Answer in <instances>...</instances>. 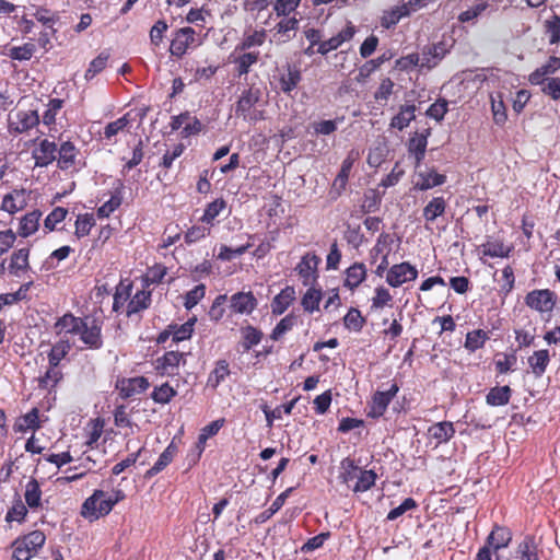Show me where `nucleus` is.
Returning <instances> with one entry per match:
<instances>
[{
  "label": "nucleus",
  "mask_w": 560,
  "mask_h": 560,
  "mask_svg": "<svg viewBox=\"0 0 560 560\" xmlns=\"http://www.w3.org/2000/svg\"><path fill=\"white\" fill-rule=\"evenodd\" d=\"M108 59L109 54L107 51H102L96 58H94L90 62L89 68L85 71V79L91 80L96 74L102 72L106 68Z\"/></svg>",
  "instance_id": "obj_57"
},
{
  "label": "nucleus",
  "mask_w": 560,
  "mask_h": 560,
  "mask_svg": "<svg viewBox=\"0 0 560 560\" xmlns=\"http://www.w3.org/2000/svg\"><path fill=\"white\" fill-rule=\"evenodd\" d=\"M238 56L231 55L232 62L235 65L236 75L238 78L247 75L250 68L258 62L259 51H241Z\"/></svg>",
  "instance_id": "obj_23"
},
{
  "label": "nucleus",
  "mask_w": 560,
  "mask_h": 560,
  "mask_svg": "<svg viewBox=\"0 0 560 560\" xmlns=\"http://www.w3.org/2000/svg\"><path fill=\"white\" fill-rule=\"evenodd\" d=\"M68 210L62 207H56L44 220L45 232H51L56 229L57 224L66 219Z\"/></svg>",
  "instance_id": "obj_59"
},
{
  "label": "nucleus",
  "mask_w": 560,
  "mask_h": 560,
  "mask_svg": "<svg viewBox=\"0 0 560 560\" xmlns=\"http://www.w3.org/2000/svg\"><path fill=\"white\" fill-rule=\"evenodd\" d=\"M103 320L96 316L83 317L80 336L81 341L91 349H100L103 346L102 339Z\"/></svg>",
  "instance_id": "obj_4"
},
{
  "label": "nucleus",
  "mask_w": 560,
  "mask_h": 560,
  "mask_svg": "<svg viewBox=\"0 0 560 560\" xmlns=\"http://www.w3.org/2000/svg\"><path fill=\"white\" fill-rule=\"evenodd\" d=\"M515 560H539L538 549L533 537H525L514 552Z\"/></svg>",
  "instance_id": "obj_37"
},
{
  "label": "nucleus",
  "mask_w": 560,
  "mask_h": 560,
  "mask_svg": "<svg viewBox=\"0 0 560 560\" xmlns=\"http://www.w3.org/2000/svg\"><path fill=\"white\" fill-rule=\"evenodd\" d=\"M319 261V257L313 253H307L301 258V261L295 267V270L298 271L304 285L311 284L316 279L317 266Z\"/></svg>",
  "instance_id": "obj_12"
},
{
  "label": "nucleus",
  "mask_w": 560,
  "mask_h": 560,
  "mask_svg": "<svg viewBox=\"0 0 560 560\" xmlns=\"http://www.w3.org/2000/svg\"><path fill=\"white\" fill-rule=\"evenodd\" d=\"M112 510L113 503L110 499L107 498V492L96 489L83 502L81 515L92 522L108 515Z\"/></svg>",
  "instance_id": "obj_3"
},
{
  "label": "nucleus",
  "mask_w": 560,
  "mask_h": 560,
  "mask_svg": "<svg viewBox=\"0 0 560 560\" xmlns=\"http://www.w3.org/2000/svg\"><path fill=\"white\" fill-rule=\"evenodd\" d=\"M39 124L37 110H20L16 120L10 121L9 131L14 135L24 133Z\"/></svg>",
  "instance_id": "obj_13"
},
{
  "label": "nucleus",
  "mask_w": 560,
  "mask_h": 560,
  "mask_svg": "<svg viewBox=\"0 0 560 560\" xmlns=\"http://www.w3.org/2000/svg\"><path fill=\"white\" fill-rule=\"evenodd\" d=\"M150 387V382L144 376L124 377L116 382V389L122 399L131 398L144 393Z\"/></svg>",
  "instance_id": "obj_9"
},
{
  "label": "nucleus",
  "mask_w": 560,
  "mask_h": 560,
  "mask_svg": "<svg viewBox=\"0 0 560 560\" xmlns=\"http://www.w3.org/2000/svg\"><path fill=\"white\" fill-rule=\"evenodd\" d=\"M132 293V281L128 278L120 279L119 283L115 288L113 311L119 313L122 311L127 302L130 301Z\"/></svg>",
  "instance_id": "obj_21"
},
{
  "label": "nucleus",
  "mask_w": 560,
  "mask_h": 560,
  "mask_svg": "<svg viewBox=\"0 0 560 560\" xmlns=\"http://www.w3.org/2000/svg\"><path fill=\"white\" fill-rule=\"evenodd\" d=\"M447 49L444 43L427 45L422 48L420 54L421 69H432L436 67L441 60L446 56Z\"/></svg>",
  "instance_id": "obj_14"
},
{
  "label": "nucleus",
  "mask_w": 560,
  "mask_h": 560,
  "mask_svg": "<svg viewBox=\"0 0 560 560\" xmlns=\"http://www.w3.org/2000/svg\"><path fill=\"white\" fill-rule=\"evenodd\" d=\"M301 0H276L273 11L278 16H289L299 8Z\"/></svg>",
  "instance_id": "obj_63"
},
{
  "label": "nucleus",
  "mask_w": 560,
  "mask_h": 560,
  "mask_svg": "<svg viewBox=\"0 0 560 560\" xmlns=\"http://www.w3.org/2000/svg\"><path fill=\"white\" fill-rule=\"evenodd\" d=\"M267 38L265 28L245 31L241 42L236 45L234 52L250 50L254 47L264 45Z\"/></svg>",
  "instance_id": "obj_19"
},
{
  "label": "nucleus",
  "mask_w": 560,
  "mask_h": 560,
  "mask_svg": "<svg viewBox=\"0 0 560 560\" xmlns=\"http://www.w3.org/2000/svg\"><path fill=\"white\" fill-rule=\"evenodd\" d=\"M151 302L152 292L143 285L141 290H138L132 296H130V301L126 306V316L132 317L133 315L148 310Z\"/></svg>",
  "instance_id": "obj_16"
},
{
  "label": "nucleus",
  "mask_w": 560,
  "mask_h": 560,
  "mask_svg": "<svg viewBox=\"0 0 560 560\" xmlns=\"http://www.w3.org/2000/svg\"><path fill=\"white\" fill-rule=\"evenodd\" d=\"M40 217L42 212L38 210H34L30 213H26L21 219L19 234L23 237H27L35 233L38 229Z\"/></svg>",
  "instance_id": "obj_43"
},
{
  "label": "nucleus",
  "mask_w": 560,
  "mask_h": 560,
  "mask_svg": "<svg viewBox=\"0 0 560 560\" xmlns=\"http://www.w3.org/2000/svg\"><path fill=\"white\" fill-rule=\"evenodd\" d=\"M177 452L176 446L171 443L159 456L154 465L148 469L144 474V478L150 479L161 472L166 466H168Z\"/></svg>",
  "instance_id": "obj_33"
},
{
  "label": "nucleus",
  "mask_w": 560,
  "mask_h": 560,
  "mask_svg": "<svg viewBox=\"0 0 560 560\" xmlns=\"http://www.w3.org/2000/svg\"><path fill=\"white\" fill-rule=\"evenodd\" d=\"M343 324L346 328L358 332L362 330L365 319L358 308L351 307L343 317Z\"/></svg>",
  "instance_id": "obj_56"
},
{
  "label": "nucleus",
  "mask_w": 560,
  "mask_h": 560,
  "mask_svg": "<svg viewBox=\"0 0 560 560\" xmlns=\"http://www.w3.org/2000/svg\"><path fill=\"white\" fill-rule=\"evenodd\" d=\"M418 269L411 264L404 261L393 265L386 273V282L393 287L398 288L406 282L413 281L418 278Z\"/></svg>",
  "instance_id": "obj_7"
},
{
  "label": "nucleus",
  "mask_w": 560,
  "mask_h": 560,
  "mask_svg": "<svg viewBox=\"0 0 560 560\" xmlns=\"http://www.w3.org/2000/svg\"><path fill=\"white\" fill-rule=\"evenodd\" d=\"M257 307V299L253 292H237L230 298V308L235 314L249 315Z\"/></svg>",
  "instance_id": "obj_15"
},
{
  "label": "nucleus",
  "mask_w": 560,
  "mask_h": 560,
  "mask_svg": "<svg viewBox=\"0 0 560 560\" xmlns=\"http://www.w3.org/2000/svg\"><path fill=\"white\" fill-rule=\"evenodd\" d=\"M25 502L30 509H36L40 505L42 490L36 479L32 478L25 486Z\"/></svg>",
  "instance_id": "obj_46"
},
{
  "label": "nucleus",
  "mask_w": 560,
  "mask_h": 560,
  "mask_svg": "<svg viewBox=\"0 0 560 560\" xmlns=\"http://www.w3.org/2000/svg\"><path fill=\"white\" fill-rule=\"evenodd\" d=\"M121 187L122 184H120V186L115 190L109 200L97 209L96 213L98 218H108L117 208H119L122 202Z\"/></svg>",
  "instance_id": "obj_47"
},
{
  "label": "nucleus",
  "mask_w": 560,
  "mask_h": 560,
  "mask_svg": "<svg viewBox=\"0 0 560 560\" xmlns=\"http://www.w3.org/2000/svg\"><path fill=\"white\" fill-rule=\"evenodd\" d=\"M185 353L178 351H167L155 360L154 366L161 375H176L180 364L186 363Z\"/></svg>",
  "instance_id": "obj_10"
},
{
  "label": "nucleus",
  "mask_w": 560,
  "mask_h": 560,
  "mask_svg": "<svg viewBox=\"0 0 560 560\" xmlns=\"http://www.w3.org/2000/svg\"><path fill=\"white\" fill-rule=\"evenodd\" d=\"M177 392L174 387H172L168 383H164L160 386L154 387L151 393V398L154 402L160 405L168 404L175 396Z\"/></svg>",
  "instance_id": "obj_50"
},
{
  "label": "nucleus",
  "mask_w": 560,
  "mask_h": 560,
  "mask_svg": "<svg viewBox=\"0 0 560 560\" xmlns=\"http://www.w3.org/2000/svg\"><path fill=\"white\" fill-rule=\"evenodd\" d=\"M377 475L374 470H362L358 477V480L352 486V490L354 492H365L370 490L376 481Z\"/></svg>",
  "instance_id": "obj_52"
},
{
  "label": "nucleus",
  "mask_w": 560,
  "mask_h": 560,
  "mask_svg": "<svg viewBox=\"0 0 560 560\" xmlns=\"http://www.w3.org/2000/svg\"><path fill=\"white\" fill-rule=\"evenodd\" d=\"M512 389L510 386H495L492 387L486 395V402L491 407H501L510 402Z\"/></svg>",
  "instance_id": "obj_34"
},
{
  "label": "nucleus",
  "mask_w": 560,
  "mask_h": 560,
  "mask_svg": "<svg viewBox=\"0 0 560 560\" xmlns=\"http://www.w3.org/2000/svg\"><path fill=\"white\" fill-rule=\"evenodd\" d=\"M197 322L196 317L189 318L186 323L182 325H170L172 330L173 341L179 342L191 337L194 331V326Z\"/></svg>",
  "instance_id": "obj_49"
},
{
  "label": "nucleus",
  "mask_w": 560,
  "mask_h": 560,
  "mask_svg": "<svg viewBox=\"0 0 560 560\" xmlns=\"http://www.w3.org/2000/svg\"><path fill=\"white\" fill-rule=\"evenodd\" d=\"M490 4L488 1L478 0L467 10L458 14V21L460 23L476 24L477 20L489 9Z\"/></svg>",
  "instance_id": "obj_39"
},
{
  "label": "nucleus",
  "mask_w": 560,
  "mask_h": 560,
  "mask_svg": "<svg viewBox=\"0 0 560 560\" xmlns=\"http://www.w3.org/2000/svg\"><path fill=\"white\" fill-rule=\"evenodd\" d=\"M57 145L47 139L39 143V147L34 150L35 165L45 167L56 160Z\"/></svg>",
  "instance_id": "obj_20"
},
{
  "label": "nucleus",
  "mask_w": 560,
  "mask_h": 560,
  "mask_svg": "<svg viewBox=\"0 0 560 560\" xmlns=\"http://www.w3.org/2000/svg\"><path fill=\"white\" fill-rule=\"evenodd\" d=\"M417 182L415 183L413 188L416 190L425 191L432 189L438 186H442L446 182V176L444 174L438 173L435 170L431 168L425 172L417 173Z\"/></svg>",
  "instance_id": "obj_17"
},
{
  "label": "nucleus",
  "mask_w": 560,
  "mask_h": 560,
  "mask_svg": "<svg viewBox=\"0 0 560 560\" xmlns=\"http://www.w3.org/2000/svg\"><path fill=\"white\" fill-rule=\"evenodd\" d=\"M30 249L24 247L13 252L9 264V272L15 277H20L21 272L30 268L28 264Z\"/></svg>",
  "instance_id": "obj_32"
},
{
  "label": "nucleus",
  "mask_w": 560,
  "mask_h": 560,
  "mask_svg": "<svg viewBox=\"0 0 560 560\" xmlns=\"http://www.w3.org/2000/svg\"><path fill=\"white\" fill-rule=\"evenodd\" d=\"M278 85L279 89L287 95L294 91L302 80L300 69L295 65L287 63L281 69H278Z\"/></svg>",
  "instance_id": "obj_11"
},
{
  "label": "nucleus",
  "mask_w": 560,
  "mask_h": 560,
  "mask_svg": "<svg viewBox=\"0 0 560 560\" xmlns=\"http://www.w3.org/2000/svg\"><path fill=\"white\" fill-rule=\"evenodd\" d=\"M226 202L224 199L219 198L214 201L210 202L205 209L203 215L201 217V221L205 223H212V221L220 215V213L225 209Z\"/></svg>",
  "instance_id": "obj_58"
},
{
  "label": "nucleus",
  "mask_w": 560,
  "mask_h": 560,
  "mask_svg": "<svg viewBox=\"0 0 560 560\" xmlns=\"http://www.w3.org/2000/svg\"><path fill=\"white\" fill-rule=\"evenodd\" d=\"M360 471L361 468L355 464V462L350 457H346L340 462L339 479L342 483L351 487V482H355L358 480Z\"/></svg>",
  "instance_id": "obj_36"
},
{
  "label": "nucleus",
  "mask_w": 560,
  "mask_h": 560,
  "mask_svg": "<svg viewBox=\"0 0 560 560\" xmlns=\"http://www.w3.org/2000/svg\"><path fill=\"white\" fill-rule=\"evenodd\" d=\"M199 45L200 43L196 38V31L189 26L182 27L174 33L170 45V52L176 58H182L190 47Z\"/></svg>",
  "instance_id": "obj_5"
},
{
  "label": "nucleus",
  "mask_w": 560,
  "mask_h": 560,
  "mask_svg": "<svg viewBox=\"0 0 560 560\" xmlns=\"http://www.w3.org/2000/svg\"><path fill=\"white\" fill-rule=\"evenodd\" d=\"M36 51V46L33 43H25L22 46H13L8 49L7 55L12 60L27 61L31 60Z\"/></svg>",
  "instance_id": "obj_45"
},
{
  "label": "nucleus",
  "mask_w": 560,
  "mask_h": 560,
  "mask_svg": "<svg viewBox=\"0 0 560 560\" xmlns=\"http://www.w3.org/2000/svg\"><path fill=\"white\" fill-rule=\"evenodd\" d=\"M545 33L549 37L550 44L560 42V18L558 15L553 14L545 21Z\"/></svg>",
  "instance_id": "obj_60"
},
{
  "label": "nucleus",
  "mask_w": 560,
  "mask_h": 560,
  "mask_svg": "<svg viewBox=\"0 0 560 560\" xmlns=\"http://www.w3.org/2000/svg\"><path fill=\"white\" fill-rule=\"evenodd\" d=\"M416 106L415 105H402L399 108L397 115L390 120V128L399 131L404 130L409 124L416 118Z\"/></svg>",
  "instance_id": "obj_35"
},
{
  "label": "nucleus",
  "mask_w": 560,
  "mask_h": 560,
  "mask_svg": "<svg viewBox=\"0 0 560 560\" xmlns=\"http://www.w3.org/2000/svg\"><path fill=\"white\" fill-rule=\"evenodd\" d=\"M296 324V316L294 314H288L284 316L272 329L270 338L275 341L281 339V337L290 331Z\"/></svg>",
  "instance_id": "obj_54"
},
{
  "label": "nucleus",
  "mask_w": 560,
  "mask_h": 560,
  "mask_svg": "<svg viewBox=\"0 0 560 560\" xmlns=\"http://www.w3.org/2000/svg\"><path fill=\"white\" fill-rule=\"evenodd\" d=\"M295 300V290L287 285L271 301V312L275 315L283 314Z\"/></svg>",
  "instance_id": "obj_24"
},
{
  "label": "nucleus",
  "mask_w": 560,
  "mask_h": 560,
  "mask_svg": "<svg viewBox=\"0 0 560 560\" xmlns=\"http://www.w3.org/2000/svg\"><path fill=\"white\" fill-rule=\"evenodd\" d=\"M261 96L262 92L258 86L252 85L245 89L235 103V115L250 124L265 119V112L257 109Z\"/></svg>",
  "instance_id": "obj_1"
},
{
  "label": "nucleus",
  "mask_w": 560,
  "mask_h": 560,
  "mask_svg": "<svg viewBox=\"0 0 560 560\" xmlns=\"http://www.w3.org/2000/svg\"><path fill=\"white\" fill-rule=\"evenodd\" d=\"M366 278V267L363 262H354L346 269L345 287L353 290Z\"/></svg>",
  "instance_id": "obj_30"
},
{
  "label": "nucleus",
  "mask_w": 560,
  "mask_h": 560,
  "mask_svg": "<svg viewBox=\"0 0 560 560\" xmlns=\"http://www.w3.org/2000/svg\"><path fill=\"white\" fill-rule=\"evenodd\" d=\"M83 323V317H77L71 313L65 314L55 324V331L57 335H78Z\"/></svg>",
  "instance_id": "obj_27"
},
{
  "label": "nucleus",
  "mask_w": 560,
  "mask_h": 560,
  "mask_svg": "<svg viewBox=\"0 0 560 560\" xmlns=\"http://www.w3.org/2000/svg\"><path fill=\"white\" fill-rule=\"evenodd\" d=\"M58 166L61 170H68L74 165L77 149L70 141H66L60 145L58 151Z\"/></svg>",
  "instance_id": "obj_44"
},
{
  "label": "nucleus",
  "mask_w": 560,
  "mask_h": 560,
  "mask_svg": "<svg viewBox=\"0 0 560 560\" xmlns=\"http://www.w3.org/2000/svg\"><path fill=\"white\" fill-rule=\"evenodd\" d=\"M488 339V332L482 329L469 331L466 335L465 348L470 352H475L478 349H481Z\"/></svg>",
  "instance_id": "obj_48"
},
{
  "label": "nucleus",
  "mask_w": 560,
  "mask_h": 560,
  "mask_svg": "<svg viewBox=\"0 0 560 560\" xmlns=\"http://www.w3.org/2000/svg\"><path fill=\"white\" fill-rule=\"evenodd\" d=\"M27 205V194L24 189H14L3 197L1 209L13 214L23 210Z\"/></svg>",
  "instance_id": "obj_18"
},
{
  "label": "nucleus",
  "mask_w": 560,
  "mask_h": 560,
  "mask_svg": "<svg viewBox=\"0 0 560 560\" xmlns=\"http://www.w3.org/2000/svg\"><path fill=\"white\" fill-rule=\"evenodd\" d=\"M230 373V365L226 360L217 361L214 369L208 375L207 386L212 389H217L218 386L225 381Z\"/></svg>",
  "instance_id": "obj_38"
},
{
  "label": "nucleus",
  "mask_w": 560,
  "mask_h": 560,
  "mask_svg": "<svg viewBox=\"0 0 560 560\" xmlns=\"http://www.w3.org/2000/svg\"><path fill=\"white\" fill-rule=\"evenodd\" d=\"M322 301V290L310 288L302 298L301 304L305 312L314 313L319 310Z\"/></svg>",
  "instance_id": "obj_51"
},
{
  "label": "nucleus",
  "mask_w": 560,
  "mask_h": 560,
  "mask_svg": "<svg viewBox=\"0 0 560 560\" xmlns=\"http://www.w3.org/2000/svg\"><path fill=\"white\" fill-rule=\"evenodd\" d=\"M447 208L446 199L443 196L433 197L423 208L422 217L425 222L432 223L444 215Z\"/></svg>",
  "instance_id": "obj_25"
},
{
  "label": "nucleus",
  "mask_w": 560,
  "mask_h": 560,
  "mask_svg": "<svg viewBox=\"0 0 560 560\" xmlns=\"http://www.w3.org/2000/svg\"><path fill=\"white\" fill-rule=\"evenodd\" d=\"M343 121V117L329 119V120H320L313 124V128L316 135L329 136L334 133L338 125Z\"/></svg>",
  "instance_id": "obj_62"
},
{
  "label": "nucleus",
  "mask_w": 560,
  "mask_h": 560,
  "mask_svg": "<svg viewBox=\"0 0 560 560\" xmlns=\"http://www.w3.org/2000/svg\"><path fill=\"white\" fill-rule=\"evenodd\" d=\"M427 143H428L427 138L423 136L418 137V138H412L409 142V152L415 155L417 166L424 159Z\"/></svg>",
  "instance_id": "obj_61"
},
{
  "label": "nucleus",
  "mask_w": 560,
  "mask_h": 560,
  "mask_svg": "<svg viewBox=\"0 0 560 560\" xmlns=\"http://www.w3.org/2000/svg\"><path fill=\"white\" fill-rule=\"evenodd\" d=\"M241 335L240 351L242 353L248 352L253 347L259 345L264 337L262 331L252 325L242 327Z\"/></svg>",
  "instance_id": "obj_28"
},
{
  "label": "nucleus",
  "mask_w": 560,
  "mask_h": 560,
  "mask_svg": "<svg viewBox=\"0 0 560 560\" xmlns=\"http://www.w3.org/2000/svg\"><path fill=\"white\" fill-rule=\"evenodd\" d=\"M511 540L510 532L504 527H495L487 538V542L485 546H489V550L493 549L494 551L504 548L509 545Z\"/></svg>",
  "instance_id": "obj_42"
},
{
  "label": "nucleus",
  "mask_w": 560,
  "mask_h": 560,
  "mask_svg": "<svg viewBox=\"0 0 560 560\" xmlns=\"http://www.w3.org/2000/svg\"><path fill=\"white\" fill-rule=\"evenodd\" d=\"M410 15L408 4L397 5L388 11H385L381 19V25L385 28L395 26L402 18Z\"/></svg>",
  "instance_id": "obj_40"
},
{
  "label": "nucleus",
  "mask_w": 560,
  "mask_h": 560,
  "mask_svg": "<svg viewBox=\"0 0 560 560\" xmlns=\"http://www.w3.org/2000/svg\"><path fill=\"white\" fill-rule=\"evenodd\" d=\"M392 58V54L384 52L375 59L368 60L359 68V73L357 75L358 82H365L366 79L376 71L383 63L388 61Z\"/></svg>",
  "instance_id": "obj_41"
},
{
  "label": "nucleus",
  "mask_w": 560,
  "mask_h": 560,
  "mask_svg": "<svg viewBox=\"0 0 560 560\" xmlns=\"http://www.w3.org/2000/svg\"><path fill=\"white\" fill-rule=\"evenodd\" d=\"M560 69V58L551 56L546 63L529 74V82L534 85L544 84L546 77L553 74Z\"/></svg>",
  "instance_id": "obj_22"
},
{
  "label": "nucleus",
  "mask_w": 560,
  "mask_h": 560,
  "mask_svg": "<svg viewBox=\"0 0 560 560\" xmlns=\"http://www.w3.org/2000/svg\"><path fill=\"white\" fill-rule=\"evenodd\" d=\"M398 390L399 386L394 382L390 384L388 389L375 392L369 405L368 417L373 419L381 418L387 410L393 398L397 395Z\"/></svg>",
  "instance_id": "obj_6"
},
{
  "label": "nucleus",
  "mask_w": 560,
  "mask_h": 560,
  "mask_svg": "<svg viewBox=\"0 0 560 560\" xmlns=\"http://www.w3.org/2000/svg\"><path fill=\"white\" fill-rule=\"evenodd\" d=\"M480 250L485 256L491 258H508L513 250V246L505 245L501 240H487L480 246Z\"/></svg>",
  "instance_id": "obj_26"
},
{
  "label": "nucleus",
  "mask_w": 560,
  "mask_h": 560,
  "mask_svg": "<svg viewBox=\"0 0 560 560\" xmlns=\"http://www.w3.org/2000/svg\"><path fill=\"white\" fill-rule=\"evenodd\" d=\"M61 378V371L58 368L49 366L45 374L38 377V387L42 389L54 388Z\"/></svg>",
  "instance_id": "obj_55"
},
{
  "label": "nucleus",
  "mask_w": 560,
  "mask_h": 560,
  "mask_svg": "<svg viewBox=\"0 0 560 560\" xmlns=\"http://www.w3.org/2000/svg\"><path fill=\"white\" fill-rule=\"evenodd\" d=\"M431 439L435 440L436 445L447 443L455 435V428L452 422L442 421L431 425L428 430Z\"/></svg>",
  "instance_id": "obj_29"
},
{
  "label": "nucleus",
  "mask_w": 560,
  "mask_h": 560,
  "mask_svg": "<svg viewBox=\"0 0 560 560\" xmlns=\"http://www.w3.org/2000/svg\"><path fill=\"white\" fill-rule=\"evenodd\" d=\"M95 220L92 213L79 214L74 226V234L78 238L84 237L90 234L91 229L94 226Z\"/></svg>",
  "instance_id": "obj_53"
},
{
  "label": "nucleus",
  "mask_w": 560,
  "mask_h": 560,
  "mask_svg": "<svg viewBox=\"0 0 560 560\" xmlns=\"http://www.w3.org/2000/svg\"><path fill=\"white\" fill-rule=\"evenodd\" d=\"M525 303L539 313H549L556 304L555 293L548 289L533 290L525 296Z\"/></svg>",
  "instance_id": "obj_8"
},
{
  "label": "nucleus",
  "mask_w": 560,
  "mask_h": 560,
  "mask_svg": "<svg viewBox=\"0 0 560 560\" xmlns=\"http://www.w3.org/2000/svg\"><path fill=\"white\" fill-rule=\"evenodd\" d=\"M206 294V287L205 284H198L194 289L189 290L185 294V301L184 306L186 310H191L194 306H196L201 299H203Z\"/></svg>",
  "instance_id": "obj_64"
},
{
  "label": "nucleus",
  "mask_w": 560,
  "mask_h": 560,
  "mask_svg": "<svg viewBox=\"0 0 560 560\" xmlns=\"http://www.w3.org/2000/svg\"><path fill=\"white\" fill-rule=\"evenodd\" d=\"M46 537L40 530H33L12 542V560H30L44 546Z\"/></svg>",
  "instance_id": "obj_2"
},
{
  "label": "nucleus",
  "mask_w": 560,
  "mask_h": 560,
  "mask_svg": "<svg viewBox=\"0 0 560 560\" xmlns=\"http://www.w3.org/2000/svg\"><path fill=\"white\" fill-rule=\"evenodd\" d=\"M527 362L532 370V373L536 377H541L545 374L550 362V355L548 350L542 349L535 351L530 357H528Z\"/></svg>",
  "instance_id": "obj_31"
}]
</instances>
